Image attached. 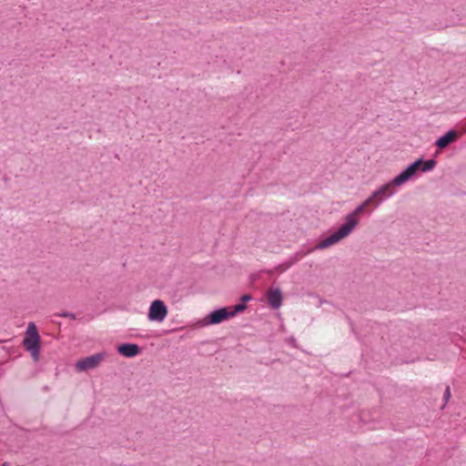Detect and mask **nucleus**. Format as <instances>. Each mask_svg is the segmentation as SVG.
Returning <instances> with one entry per match:
<instances>
[{"label": "nucleus", "instance_id": "obj_8", "mask_svg": "<svg viewBox=\"0 0 466 466\" xmlns=\"http://www.w3.org/2000/svg\"><path fill=\"white\" fill-rule=\"evenodd\" d=\"M268 305L272 309H278L279 308H280L283 301V296L279 288L274 289H271L268 291Z\"/></svg>", "mask_w": 466, "mask_h": 466}, {"label": "nucleus", "instance_id": "obj_11", "mask_svg": "<svg viewBox=\"0 0 466 466\" xmlns=\"http://www.w3.org/2000/svg\"><path fill=\"white\" fill-rule=\"evenodd\" d=\"M436 164L437 162L434 159H428L426 161L422 160V163L420 164L419 168L420 167L422 172H428L432 170L436 167Z\"/></svg>", "mask_w": 466, "mask_h": 466}, {"label": "nucleus", "instance_id": "obj_10", "mask_svg": "<svg viewBox=\"0 0 466 466\" xmlns=\"http://www.w3.org/2000/svg\"><path fill=\"white\" fill-rule=\"evenodd\" d=\"M117 351L122 356L133 358L139 353L140 348L134 343H124L118 346Z\"/></svg>", "mask_w": 466, "mask_h": 466}, {"label": "nucleus", "instance_id": "obj_1", "mask_svg": "<svg viewBox=\"0 0 466 466\" xmlns=\"http://www.w3.org/2000/svg\"><path fill=\"white\" fill-rule=\"evenodd\" d=\"M422 163V157L418 158L409 165L402 172L396 176L390 182L386 183L376 189L368 198L372 203L377 200L375 207H378L382 200L395 194L394 187H400L414 177L419 170V167Z\"/></svg>", "mask_w": 466, "mask_h": 466}, {"label": "nucleus", "instance_id": "obj_5", "mask_svg": "<svg viewBox=\"0 0 466 466\" xmlns=\"http://www.w3.org/2000/svg\"><path fill=\"white\" fill-rule=\"evenodd\" d=\"M105 359V353L99 352L92 356L84 358L76 363V368L78 371H84L95 369Z\"/></svg>", "mask_w": 466, "mask_h": 466}, {"label": "nucleus", "instance_id": "obj_12", "mask_svg": "<svg viewBox=\"0 0 466 466\" xmlns=\"http://www.w3.org/2000/svg\"><path fill=\"white\" fill-rule=\"evenodd\" d=\"M247 309V305L245 303L238 304L234 307L232 311H229L231 317L235 316L237 313L241 312Z\"/></svg>", "mask_w": 466, "mask_h": 466}, {"label": "nucleus", "instance_id": "obj_2", "mask_svg": "<svg viewBox=\"0 0 466 466\" xmlns=\"http://www.w3.org/2000/svg\"><path fill=\"white\" fill-rule=\"evenodd\" d=\"M22 344L31 354L33 360L37 361L39 360L40 336L34 322L28 324Z\"/></svg>", "mask_w": 466, "mask_h": 466}, {"label": "nucleus", "instance_id": "obj_13", "mask_svg": "<svg viewBox=\"0 0 466 466\" xmlns=\"http://www.w3.org/2000/svg\"><path fill=\"white\" fill-rule=\"evenodd\" d=\"M57 316L63 317V318H69L71 319H76V318L75 313H72L69 311L59 312V313H57Z\"/></svg>", "mask_w": 466, "mask_h": 466}, {"label": "nucleus", "instance_id": "obj_3", "mask_svg": "<svg viewBox=\"0 0 466 466\" xmlns=\"http://www.w3.org/2000/svg\"><path fill=\"white\" fill-rule=\"evenodd\" d=\"M168 314V309L160 299H155L151 302L147 313L150 321L162 322Z\"/></svg>", "mask_w": 466, "mask_h": 466}, {"label": "nucleus", "instance_id": "obj_4", "mask_svg": "<svg viewBox=\"0 0 466 466\" xmlns=\"http://www.w3.org/2000/svg\"><path fill=\"white\" fill-rule=\"evenodd\" d=\"M350 228V225L349 226L341 225L337 231L333 232L328 238L321 240L317 245V248L325 249V248L336 244L337 242H339L342 238L348 237L351 233Z\"/></svg>", "mask_w": 466, "mask_h": 466}, {"label": "nucleus", "instance_id": "obj_14", "mask_svg": "<svg viewBox=\"0 0 466 466\" xmlns=\"http://www.w3.org/2000/svg\"><path fill=\"white\" fill-rule=\"evenodd\" d=\"M450 398H451V388H450V386H447L445 389L444 395H443L444 405L449 401Z\"/></svg>", "mask_w": 466, "mask_h": 466}, {"label": "nucleus", "instance_id": "obj_9", "mask_svg": "<svg viewBox=\"0 0 466 466\" xmlns=\"http://www.w3.org/2000/svg\"><path fill=\"white\" fill-rule=\"evenodd\" d=\"M457 138L458 133L455 130L451 129L445 135L441 136L436 140L435 146L440 149H443L454 142Z\"/></svg>", "mask_w": 466, "mask_h": 466}, {"label": "nucleus", "instance_id": "obj_16", "mask_svg": "<svg viewBox=\"0 0 466 466\" xmlns=\"http://www.w3.org/2000/svg\"><path fill=\"white\" fill-rule=\"evenodd\" d=\"M2 466H10L8 462H4Z\"/></svg>", "mask_w": 466, "mask_h": 466}, {"label": "nucleus", "instance_id": "obj_7", "mask_svg": "<svg viewBox=\"0 0 466 466\" xmlns=\"http://www.w3.org/2000/svg\"><path fill=\"white\" fill-rule=\"evenodd\" d=\"M231 317L228 308H220L211 311L206 318V321L209 325L218 324Z\"/></svg>", "mask_w": 466, "mask_h": 466}, {"label": "nucleus", "instance_id": "obj_6", "mask_svg": "<svg viewBox=\"0 0 466 466\" xmlns=\"http://www.w3.org/2000/svg\"><path fill=\"white\" fill-rule=\"evenodd\" d=\"M370 199L367 198L363 203L359 205L352 212L348 214L345 217L343 226H350V232L353 231V229L359 225L360 220L358 218V216L365 209L366 207L370 205Z\"/></svg>", "mask_w": 466, "mask_h": 466}, {"label": "nucleus", "instance_id": "obj_15", "mask_svg": "<svg viewBox=\"0 0 466 466\" xmlns=\"http://www.w3.org/2000/svg\"><path fill=\"white\" fill-rule=\"evenodd\" d=\"M251 299V296L248 294H245L241 297L242 303H246Z\"/></svg>", "mask_w": 466, "mask_h": 466}]
</instances>
